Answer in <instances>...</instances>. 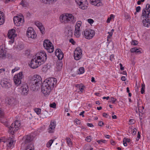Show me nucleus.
<instances>
[{
    "label": "nucleus",
    "mask_w": 150,
    "mask_h": 150,
    "mask_svg": "<svg viewBox=\"0 0 150 150\" xmlns=\"http://www.w3.org/2000/svg\"><path fill=\"white\" fill-rule=\"evenodd\" d=\"M33 139V136L31 135L25 136L23 137L22 145H25L26 148L25 150H34V146L33 144L30 143Z\"/></svg>",
    "instance_id": "1"
},
{
    "label": "nucleus",
    "mask_w": 150,
    "mask_h": 150,
    "mask_svg": "<svg viewBox=\"0 0 150 150\" xmlns=\"http://www.w3.org/2000/svg\"><path fill=\"white\" fill-rule=\"evenodd\" d=\"M30 82V85H33L35 88L36 86H39L42 83V78L40 76L38 75H35L33 76L29 77Z\"/></svg>",
    "instance_id": "2"
},
{
    "label": "nucleus",
    "mask_w": 150,
    "mask_h": 150,
    "mask_svg": "<svg viewBox=\"0 0 150 150\" xmlns=\"http://www.w3.org/2000/svg\"><path fill=\"white\" fill-rule=\"evenodd\" d=\"M21 125L20 122L18 120H16L10 126L9 132L12 135L14 134L15 132L18 130Z\"/></svg>",
    "instance_id": "3"
},
{
    "label": "nucleus",
    "mask_w": 150,
    "mask_h": 150,
    "mask_svg": "<svg viewBox=\"0 0 150 150\" xmlns=\"http://www.w3.org/2000/svg\"><path fill=\"white\" fill-rule=\"evenodd\" d=\"M43 83L52 89L57 83V80L54 78H50L45 80Z\"/></svg>",
    "instance_id": "4"
},
{
    "label": "nucleus",
    "mask_w": 150,
    "mask_h": 150,
    "mask_svg": "<svg viewBox=\"0 0 150 150\" xmlns=\"http://www.w3.org/2000/svg\"><path fill=\"white\" fill-rule=\"evenodd\" d=\"M43 46L48 52L52 53L54 51L53 46L49 40H45L44 41Z\"/></svg>",
    "instance_id": "5"
},
{
    "label": "nucleus",
    "mask_w": 150,
    "mask_h": 150,
    "mask_svg": "<svg viewBox=\"0 0 150 150\" xmlns=\"http://www.w3.org/2000/svg\"><path fill=\"white\" fill-rule=\"evenodd\" d=\"M95 32L91 29H87L82 32V34L85 36V38L87 39H91L94 35Z\"/></svg>",
    "instance_id": "6"
},
{
    "label": "nucleus",
    "mask_w": 150,
    "mask_h": 150,
    "mask_svg": "<svg viewBox=\"0 0 150 150\" xmlns=\"http://www.w3.org/2000/svg\"><path fill=\"white\" fill-rule=\"evenodd\" d=\"M24 77L22 72H20L19 73L15 75L13 77V80L15 84L18 86L21 83V79Z\"/></svg>",
    "instance_id": "7"
},
{
    "label": "nucleus",
    "mask_w": 150,
    "mask_h": 150,
    "mask_svg": "<svg viewBox=\"0 0 150 150\" xmlns=\"http://www.w3.org/2000/svg\"><path fill=\"white\" fill-rule=\"evenodd\" d=\"M0 84L4 88L8 89L12 86L10 81L6 78H3L1 80Z\"/></svg>",
    "instance_id": "8"
},
{
    "label": "nucleus",
    "mask_w": 150,
    "mask_h": 150,
    "mask_svg": "<svg viewBox=\"0 0 150 150\" xmlns=\"http://www.w3.org/2000/svg\"><path fill=\"white\" fill-rule=\"evenodd\" d=\"M42 64L40 61L38 60L37 58H35L32 59L29 65L30 67L33 69H35L40 66L41 64Z\"/></svg>",
    "instance_id": "9"
},
{
    "label": "nucleus",
    "mask_w": 150,
    "mask_h": 150,
    "mask_svg": "<svg viewBox=\"0 0 150 150\" xmlns=\"http://www.w3.org/2000/svg\"><path fill=\"white\" fill-rule=\"evenodd\" d=\"M16 30L12 29L9 30L8 33V37L11 40L9 41L10 43H13L14 41V38L16 37L17 34L15 33Z\"/></svg>",
    "instance_id": "10"
},
{
    "label": "nucleus",
    "mask_w": 150,
    "mask_h": 150,
    "mask_svg": "<svg viewBox=\"0 0 150 150\" xmlns=\"http://www.w3.org/2000/svg\"><path fill=\"white\" fill-rule=\"evenodd\" d=\"M41 91L45 96L49 95L52 89L49 86L46 85L45 83H43L41 86Z\"/></svg>",
    "instance_id": "11"
},
{
    "label": "nucleus",
    "mask_w": 150,
    "mask_h": 150,
    "mask_svg": "<svg viewBox=\"0 0 150 150\" xmlns=\"http://www.w3.org/2000/svg\"><path fill=\"white\" fill-rule=\"evenodd\" d=\"M82 50L79 47H77L74 51V57L76 60H79L81 57Z\"/></svg>",
    "instance_id": "12"
},
{
    "label": "nucleus",
    "mask_w": 150,
    "mask_h": 150,
    "mask_svg": "<svg viewBox=\"0 0 150 150\" xmlns=\"http://www.w3.org/2000/svg\"><path fill=\"white\" fill-rule=\"evenodd\" d=\"M13 21L15 24L17 26L22 25L24 21L23 17L19 18L17 16L14 17Z\"/></svg>",
    "instance_id": "13"
},
{
    "label": "nucleus",
    "mask_w": 150,
    "mask_h": 150,
    "mask_svg": "<svg viewBox=\"0 0 150 150\" xmlns=\"http://www.w3.org/2000/svg\"><path fill=\"white\" fill-rule=\"evenodd\" d=\"M27 35L29 38L35 39L36 37V35L32 27L29 28L27 31Z\"/></svg>",
    "instance_id": "14"
},
{
    "label": "nucleus",
    "mask_w": 150,
    "mask_h": 150,
    "mask_svg": "<svg viewBox=\"0 0 150 150\" xmlns=\"http://www.w3.org/2000/svg\"><path fill=\"white\" fill-rule=\"evenodd\" d=\"M47 56L45 52H40L39 54V56L37 57L38 60L41 62V63L43 64L47 59Z\"/></svg>",
    "instance_id": "15"
},
{
    "label": "nucleus",
    "mask_w": 150,
    "mask_h": 150,
    "mask_svg": "<svg viewBox=\"0 0 150 150\" xmlns=\"http://www.w3.org/2000/svg\"><path fill=\"white\" fill-rule=\"evenodd\" d=\"M76 2L80 6L82 9L84 10L87 8L86 0H76Z\"/></svg>",
    "instance_id": "16"
},
{
    "label": "nucleus",
    "mask_w": 150,
    "mask_h": 150,
    "mask_svg": "<svg viewBox=\"0 0 150 150\" xmlns=\"http://www.w3.org/2000/svg\"><path fill=\"white\" fill-rule=\"evenodd\" d=\"M142 12V16L146 18L147 17L149 18V20H150V8L146 7L143 9Z\"/></svg>",
    "instance_id": "17"
},
{
    "label": "nucleus",
    "mask_w": 150,
    "mask_h": 150,
    "mask_svg": "<svg viewBox=\"0 0 150 150\" xmlns=\"http://www.w3.org/2000/svg\"><path fill=\"white\" fill-rule=\"evenodd\" d=\"M6 50L3 45L0 46V59H4L6 57Z\"/></svg>",
    "instance_id": "18"
},
{
    "label": "nucleus",
    "mask_w": 150,
    "mask_h": 150,
    "mask_svg": "<svg viewBox=\"0 0 150 150\" xmlns=\"http://www.w3.org/2000/svg\"><path fill=\"white\" fill-rule=\"evenodd\" d=\"M55 54L57 56L59 60H62L63 59L64 54L60 49H56L55 51Z\"/></svg>",
    "instance_id": "19"
},
{
    "label": "nucleus",
    "mask_w": 150,
    "mask_h": 150,
    "mask_svg": "<svg viewBox=\"0 0 150 150\" xmlns=\"http://www.w3.org/2000/svg\"><path fill=\"white\" fill-rule=\"evenodd\" d=\"M90 2L91 4L97 6H100L102 5L100 0H90Z\"/></svg>",
    "instance_id": "20"
},
{
    "label": "nucleus",
    "mask_w": 150,
    "mask_h": 150,
    "mask_svg": "<svg viewBox=\"0 0 150 150\" xmlns=\"http://www.w3.org/2000/svg\"><path fill=\"white\" fill-rule=\"evenodd\" d=\"M56 125L55 122H51L49 126L48 132L49 133H53L54 131Z\"/></svg>",
    "instance_id": "21"
},
{
    "label": "nucleus",
    "mask_w": 150,
    "mask_h": 150,
    "mask_svg": "<svg viewBox=\"0 0 150 150\" xmlns=\"http://www.w3.org/2000/svg\"><path fill=\"white\" fill-rule=\"evenodd\" d=\"M67 13L65 15H62L59 17V19L62 23H66L68 22V18Z\"/></svg>",
    "instance_id": "22"
},
{
    "label": "nucleus",
    "mask_w": 150,
    "mask_h": 150,
    "mask_svg": "<svg viewBox=\"0 0 150 150\" xmlns=\"http://www.w3.org/2000/svg\"><path fill=\"white\" fill-rule=\"evenodd\" d=\"M144 18H145L142 21L144 26L146 27H148L149 25H150V20H149V18H147V17L146 18V17H144Z\"/></svg>",
    "instance_id": "23"
},
{
    "label": "nucleus",
    "mask_w": 150,
    "mask_h": 150,
    "mask_svg": "<svg viewBox=\"0 0 150 150\" xmlns=\"http://www.w3.org/2000/svg\"><path fill=\"white\" fill-rule=\"evenodd\" d=\"M58 0H42V2L47 4H52L56 2Z\"/></svg>",
    "instance_id": "24"
},
{
    "label": "nucleus",
    "mask_w": 150,
    "mask_h": 150,
    "mask_svg": "<svg viewBox=\"0 0 150 150\" xmlns=\"http://www.w3.org/2000/svg\"><path fill=\"white\" fill-rule=\"evenodd\" d=\"M67 16L68 18V22H69L72 21L73 23L75 22V20H74V17L72 16V14H71L67 13Z\"/></svg>",
    "instance_id": "25"
},
{
    "label": "nucleus",
    "mask_w": 150,
    "mask_h": 150,
    "mask_svg": "<svg viewBox=\"0 0 150 150\" xmlns=\"http://www.w3.org/2000/svg\"><path fill=\"white\" fill-rule=\"evenodd\" d=\"M13 139L11 137H9L7 140V142L8 143L7 144V146L8 147H11L13 145Z\"/></svg>",
    "instance_id": "26"
},
{
    "label": "nucleus",
    "mask_w": 150,
    "mask_h": 150,
    "mask_svg": "<svg viewBox=\"0 0 150 150\" xmlns=\"http://www.w3.org/2000/svg\"><path fill=\"white\" fill-rule=\"evenodd\" d=\"M140 48H137V47H134L130 49V51L131 52H135L136 53H141V51L139 50Z\"/></svg>",
    "instance_id": "27"
},
{
    "label": "nucleus",
    "mask_w": 150,
    "mask_h": 150,
    "mask_svg": "<svg viewBox=\"0 0 150 150\" xmlns=\"http://www.w3.org/2000/svg\"><path fill=\"white\" fill-rule=\"evenodd\" d=\"M29 90L28 87L27 85L25 87H23L22 88V94L24 95H26L27 94Z\"/></svg>",
    "instance_id": "28"
},
{
    "label": "nucleus",
    "mask_w": 150,
    "mask_h": 150,
    "mask_svg": "<svg viewBox=\"0 0 150 150\" xmlns=\"http://www.w3.org/2000/svg\"><path fill=\"white\" fill-rule=\"evenodd\" d=\"M14 101V100L13 98H8L6 100V103L9 105L13 104Z\"/></svg>",
    "instance_id": "29"
},
{
    "label": "nucleus",
    "mask_w": 150,
    "mask_h": 150,
    "mask_svg": "<svg viewBox=\"0 0 150 150\" xmlns=\"http://www.w3.org/2000/svg\"><path fill=\"white\" fill-rule=\"evenodd\" d=\"M50 65L48 64L44 65L42 69V71L45 72L50 68Z\"/></svg>",
    "instance_id": "30"
},
{
    "label": "nucleus",
    "mask_w": 150,
    "mask_h": 150,
    "mask_svg": "<svg viewBox=\"0 0 150 150\" xmlns=\"http://www.w3.org/2000/svg\"><path fill=\"white\" fill-rule=\"evenodd\" d=\"M57 70L58 71H60L62 69V63H58L56 64Z\"/></svg>",
    "instance_id": "31"
},
{
    "label": "nucleus",
    "mask_w": 150,
    "mask_h": 150,
    "mask_svg": "<svg viewBox=\"0 0 150 150\" xmlns=\"http://www.w3.org/2000/svg\"><path fill=\"white\" fill-rule=\"evenodd\" d=\"M81 24V22L80 21H78L75 26V29L80 30V28Z\"/></svg>",
    "instance_id": "32"
},
{
    "label": "nucleus",
    "mask_w": 150,
    "mask_h": 150,
    "mask_svg": "<svg viewBox=\"0 0 150 150\" xmlns=\"http://www.w3.org/2000/svg\"><path fill=\"white\" fill-rule=\"evenodd\" d=\"M20 4L23 7H27L28 6V3L25 1L22 0L20 3Z\"/></svg>",
    "instance_id": "33"
},
{
    "label": "nucleus",
    "mask_w": 150,
    "mask_h": 150,
    "mask_svg": "<svg viewBox=\"0 0 150 150\" xmlns=\"http://www.w3.org/2000/svg\"><path fill=\"white\" fill-rule=\"evenodd\" d=\"M17 48L18 50L20 51L24 48V46L22 44L20 43L18 44Z\"/></svg>",
    "instance_id": "34"
},
{
    "label": "nucleus",
    "mask_w": 150,
    "mask_h": 150,
    "mask_svg": "<svg viewBox=\"0 0 150 150\" xmlns=\"http://www.w3.org/2000/svg\"><path fill=\"white\" fill-rule=\"evenodd\" d=\"M80 30L75 29L74 35L77 37H79L80 35Z\"/></svg>",
    "instance_id": "35"
},
{
    "label": "nucleus",
    "mask_w": 150,
    "mask_h": 150,
    "mask_svg": "<svg viewBox=\"0 0 150 150\" xmlns=\"http://www.w3.org/2000/svg\"><path fill=\"white\" fill-rule=\"evenodd\" d=\"M84 72V68L83 67H80L79 69L78 73L81 74L83 73Z\"/></svg>",
    "instance_id": "36"
},
{
    "label": "nucleus",
    "mask_w": 150,
    "mask_h": 150,
    "mask_svg": "<svg viewBox=\"0 0 150 150\" xmlns=\"http://www.w3.org/2000/svg\"><path fill=\"white\" fill-rule=\"evenodd\" d=\"M53 140L51 139L47 143L46 146L47 147H50L51 145L53 143Z\"/></svg>",
    "instance_id": "37"
},
{
    "label": "nucleus",
    "mask_w": 150,
    "mask_h": 150,
    "mask_svg": "<svg viewBox=\"0 0 150 150\" xmlns=\"http://www.w3.org/2000/svg\"><path fill=\"white\" fill-rule=\"evenodd\" d=\"M38 28L40 30L41 33L42 34H43L44 33V31L45 30V28L44 27L42 26V25L39 27Z\"/></svg>",
    "instance_id": "38"
},
{
    "label": "nucleus",
    "mask_w": 150,
    "mask_h": 150,
    "mask_svg": "<svg viewBox=\"0 0 150 150\" xmlns=\"http://www.w3.org/2000/svg\"><path fill=\"white\" fill-rule=\"evenodd\" d=\"M34 111L38 115L40 114L41 113V110L40 108H35L34 109Z\"/></svg>",
    "instance_id": "39"
},
{
    "label": "nucleus",
    "mask_w": 150,
    "mask_h": 150,
    "mask_svg": "<svg viewBox=\"0 0 150 150\" xmlns=\"http://www.w3.org/2000/svg\"><path fill=\"white\" fill-rule=\"evenodd\" d=\"M97 142L99 144H101L102 143H105L107 142V141L105 140L101 139L100 140H97Z\"/></svg>",
    "instance_id": "40"
},
{
    "label": "nucleus",
    "mask_w": 150,
    "mask_h": 150,
    "mask_svg": "<svg viewBox=\"0 0 150 150\" xmlns=\"http://www.w3.org/2000/svg\"><path fill=\"white\" fill-rule=\"evenodd\" d=\"M66 140L67 141V143L69 145L71 144V140L69 138H66Z\"/></svg>",
    "instance_id": "41"
},
{
    "label": "nucleus",
    "mask_w": 150,
    "mask_h": 150,
    "mask_svg": "<svg viewBox=\"0 0 150 150\" xmlns=\"http://www.w3.org/2000/svg\"><path fill=\"white\" fill-rule=\"evenodd\" d=\"M4 19L2 17L0 16V25L3 24L4 23Z\"/></svg>",
    "instance_id": "42"
},
{
    "label": "nucleus",
    "mask_w": 150,
    "mask_h": 150,
    "mask_svg": "<svg viewBox=\"0 0 150 150\" xmlns=\"http://www.w3.org/2000/svg\"><path fill=\"white\" fill-rule=\"evenodd\" d=\"M35 24L37 25L38 27L42 25V23L39 22V21H36L35 22Z\"/></svg>",
    "instance_id": "43"
},
{
    "label": "nucleus",
    "mask_w": 150,
    "mask_h": 150,
    "mask_svg": "<svg viewBox=\"0 0 150 150\" xmlns=\"http://www.w3.org/2000/svg\"><path fill=\"white\" fill-rule=\"evenodd\" d=\"M145 88L144 85H143V84L142 85V87L141 89V93L142 94H143L144 92V88Z\"/></svg>",
    "instance_id": "44"
},
{
    "label": "nucleus",
    "mask_w": 150,
    "mask_h": 150,
    "mask_svg": "<svg viewBox=\"0 0 150 150\" xmlns=\"http://www.w3.org/2000/svg\"><path fill=\"white\" fill-rule=\"evenodd\" d=\"M56 104L55 103L50 104V107L54 108H56Z\"/></svg>",
    "instance_id": "45"
},
{
    "label": "nucleus",
    "mask_w": 150,
    "mask_h": 150,
    "mask_svg": "<svg viewBox=\"0 0 150 150\" xmlns=\"http://www.w3.org/2000/svg\"><path fill=\"white\" fill-rule=\"evenodd\" d=\"M74 121V122L77 125H80V120L77 119H75Z\"/></svg>",
    "instance_id": "46"
},
{
    "label": "nucleus",
    "mask_w": 150,
    "mask_h": 150,
    "mask_svg": "<svg viewBox=\"0 0 150 150\" xmlns=\"http://www.w3.org/2000/svg\"><path fill=\"white\" fill-rule=\"evenodd\" d=\"M138 44V42L136 40H132L131 44L132 45H136Z\"/></svg>",
    "instance_id": "47"
},
{
    "label": "nucleus",
    "mask_w": 150,
    "mask_h": 150,
    "mask_svg": "<svg viewBox=\"0 0 150 150\" xmlns=\"http://www.w3.org/2000/svg\"><path fill=\"white\" fill-rule=\"evenodd\" d=\"M88 21L89 23L90 24L93 23L94 22L93 20L92 19H88Z\"/></svg>",
    "instance_id": "48"
},
{
    "label": "nucleus",
    "mask_w": 150,
    "mask_h": 150,
    "mask_svg": "<svg viewBox=\"0 0 150 150\" xmlns=\"http://www.w3.org/2000/svg\"><path fill=\"white\" fill-rule=\"evenodd\" d=\"M69 41L73 45H74L75 44V42L74 41V40L72 38L70 39Z\"/></svg>",
    "instance_id": "49"
},
{
    "label": "nucleus",
    "mask_w": 150,
    "mask_h": 150,
    "mask_svg": "<svg viewBox=\"0 0 150 150\" xmlns=\"http://www.w3.org/2000/svg\"><path fill=\"white\" fill-rule=\"evenodd\" d=\"M91 136H89L88 137H86V140L88 142H90L91 141Z\"/></svg>",
    "instance_id": "50"
},
{
    "label": "nucleus",
    "mask_w": 150,
    "mask_h": 150,
    "mask_svg": "<svg viewBox=\"0 0 150 150\" xmlns=\"http://www.w3.org/2000/svg\"><path fill=\"white\" fill-rule=\"evenodd\" d=\"M140 132H138V133H137V138H136V140L137 141H138L139 140V139L140 138Z\"/></svg>",
    "instance_id": "51"
},
{
    "label": "nucleus",
    "mask_w": 150,
    "mask_h": 150,
    "mask_svg": "<svg viewBox=\"0 0 150 150\" xmlns=\"http://www.w3.org/2000/svg\"><path fill=\"white\" fill-rule=\"evenodd\" d=\"M141 9V7L140 6H138L136 8V12H139Z\"/></svg>",
    "instance_id": "52"
},
{
    "label": "nucleus",
    "mask_w": 150,
    "mask_h": 150,
    "mask_svg": "<svg viewBox=\"0 0 150 150\" xmlns=\"http://www.w3.org/2000/svg\"><path fill=\"white\" fill-rule=\"evenodd\" d=\"M104 125V123L101 121H99L98 125L99 126L101 127Z\"/></svg>",
    "instance_id": "53"
},
{
    "label": "nucleus",
    "mask_w": 150,
    "mask_h": 150,
    "mask_svg": "<svg viewBox=\"0 0 150 150\" xmlns=\"http://www.w3.org/2000/svg\"><path fill=\"white\" fill-rule=\"evenodd\" d=\"M68 36L69 37L70 36H71L72 34V32L71 31L68 30Z\"/></svg>",
    "instance_id": "54"
},
{
    "label": "nucleus",
    "mask_w": 150,
    "mask_h": 150,
    "mask_svg": "<svg viewBox=\"0 0 150 150\" xmlns=\"http://www.w3.org/2000/svg\"><path fill=\"white\" fill-rule=\"evenodd\" d=\"M125 18L126 19L129 20L130 18V17L129 15L127 14L125 15Z\"/></svg>",
    "instance_id": "55"
},
{
    "label": "nucleus",
    "mask_w": 150,
    "mask_h": 150,
    "mask_svg": "<svg viewBox=\"0 0 150 150\" xmlns=\"http://www.w3.org/2000/svg\"><path fill=\"white\" fill-rule=\"evenodd\" d=\"M111 102L113 103H114L117 100L116 99H115V98H114L113 97H111Z\"/></svg>",
    "instance_id": "56"
},
{
    "label": "nucleus",
    "mask_w": 150,
    "mask_h": 150,
    "mask_svg": "<svg viewBox=\"0 0 150 150\" xmlns=\"http://www.w3.org/2000/svg\"><path fill=\"white\" fill-rule=\"evenodd\" d=\"M137 130L136 129V128H134L133 129V131L132 133V134L133 135H135L136 134V132H137Z\"/></svg>",
    "instance_id": "57"
},
{
    "label": "nucleus",
    "mask_w": 150,
    "mask_h": 150,
    "mask_svg": "<svg viewBox=\"0 0 150 150\" xmlns=\"http://www.w3.org/2000/svg\"><path fill=\"white\" fill-rule=\"evenodd\" d=\"M114 55L111 54L110 56V59L111 61H112L114 59Z\"/></svg>",
    "instance_id": "58"
},
{
    "label": "nucleus",
    "mask_w": 150,
    "mask_h": 150,
    "mask_svg": "<svg viewBox=\"0 0 150 150\" xmlns=\"http://www.w3.org/2000/svg\"><path fill=\"white\" fill-rule=\"evenodd\" d=\"M134 120L133 119H130L129 121V122L130 123L129 124L131 125L133 124L134 123Z\"/></svg>",
    "instance_id": "59"
},
{
    "label": "nucleus",
    "mask_w": 150,
    "mask_h": 150,
    "mask_svg": "<svg viewBox=\"0 0 150 150\" xmlns=\"http://www.w3.org/2000/svg\"><path fill=\"white\" fill-rule=\"evenodd\" d=\"M18 68H15L14 69L12 70L11 73H13L15 71L18 70Z\"/></svg>",
    "instance_id": "60"
},
{
    "label": "nucleus",
    "mask_w": 150,
    "mask_h": 150,
    "mask_svg": "<svg viewBox=\"0 0 150 150\" xmlns=\"http://www.w3.org/2000/svg\"><path fill=\"white\" fill-rule=\"evenodd\" d=\"M87 125L90 127H94V125L92 123H88L87 124Z\"/></svg>",
    "instance_id": "61"
},
{
    "label": "nucleus",
    "mask_w": 150,
    "mask_h": 150,
    "mask_svg": "<svg viewBox=\"0 0 150 150\" xmlns=\"http://www.w3.org/2000/svg\"><path fill=\"white\" fill-rule=\"evenodd\" d=\"M123 144L125 146H127V144L126 142L125 139H124V138L123 141Z\"/></svg>",
    "instance_id": "62"
},
{
    "label": "nucleus",
    "mask_w": 150,
    "mask_h": 150,
    "mask_svg": "<svg viewBox=\"0 0 150 150\" xmlns=\"http://www.w3.org/2000/svg\"><path fill=\"white\" fill-rule=\"evenodd\" d=\"M120 69L121 70H123L124 69V67L122 66V65L121 64H120Z\"/></svg>",
    "instance_id": "63"
},
{
    "label": "nucleus",
    "mask_w": 150,
    "mask_h": 150,
    "mask_svg": "<svg viewBox=\"0 0 150 150\" xmlns=\"http://www.w3.org/2000/svg\"><path fill=\"white\" fill-rule=\"evenodd\" d=\"M124 139H125V140L127 142H130V139L128 138H127L126 137L124 138Z\"/></svg>",
    "instance_id": "64"
}]
</instances>
